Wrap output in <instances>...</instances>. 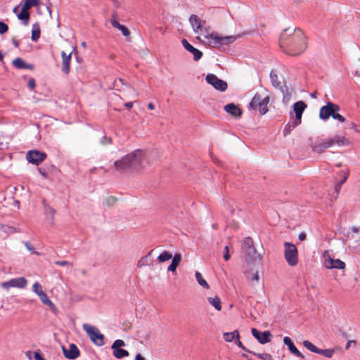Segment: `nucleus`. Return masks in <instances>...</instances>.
<instances>
[{"label":"nucleus","instance_id":"nucleus-1","mask_svg":"<svg viewBox=\"0 0 360 360\" xmlns=\"http://www.w3.org/2000/svg\"><path fill=\"white\" fill-rule=\"evenodd\" d=\"M279 45L283 52L288 55L296 56L307 49V37L301 29L288 27L281 32Z\"/></svg>","mask_w":360,"mask_h":360},{"label":"nucleus","instance_id":"nucleus-2","mask_svg":"<svg viewBox=\"0 0 360 360\" xmlns=\"http://www.w3.org/2000/svg\"><path fill=\"white\" fill-rule=\"evenodd\" d=\"M143 153L136 150L114 162L115 169L122 173L138 171L141 168Z\"/></svg>","mask_w":360,"mask_h":360},{"label":"nucleus","instance_id":"nucleus-3","mask_svg":"<svg viewBox=\"0 0 360 360\" xmlns=\"http://www.w3.org/2000/svg\"><path fill=\"white\" fill-rule=\"evenodd\" d=\"M242 250L245 254V260L248 262L252 263L262 259L260 254L257 252L255 248L252 238L250 237H246L243 240Z\"/></svg>","mask_w":360,"mask_h":360},{"label":"nucleus","instance_id":"nucleus-4","mask_svg":"<svg viewBox=\"0 0 360 360\" xmlns=\"http://www.w3.org/2000/svg\"><path fill=\"white\" fill-rule=\"evenodd\" d=\"M241 35H231L227 37H220L215 32H212L210 34L205 35V38L207 39L208 44L213 48H219L221 46L228 45L233 43Z\"/></svg>","mask_w":360,"mask_h":360},{"label":"nucleus","instance_id":"nucleus-5","mask_svg":"<svg viewBox=\"0 0 360 360\" xmlns=\"http://www.w3.org/2000/svg\"><path fill=\"white\" fill-rule=\"evenodd\" d=\"M269 102V98L268 96L262 98L261 95L257 93L250 102L248 108L255 110H258L259 113L263 115L268 112L267 105Z\"/></svg>","mask_w":360,"mask_h":360},{"label":"nucleus","instance_id":"nucleus-6","mask_svg":"<svg viewBox=\"0 0 360 360\" xmlns=\"http://www.w3.org/2000/svg\"><path fill=\"white\" fill-rule=\"evenodd\" d=\"M82 327L94 344L98 347L104 345L105 337L102 333H101L96 327L89 325L87 323L83 324Z\"/></svg>","mask_w":360,"mask_h":360},{"label":"nucleus","instance_id":"nucleus-7","mask_svg":"<svg viewBox=\"0 0 360 360\" xmlns=\"http://www.w3.org/2000/svg\"><path fill=\"white\" fill-rule=\"evenodd\" d=\"M284 257L288 264L291 266H296L298 263V251L296 246L288 242L284 243Z\"/></svg>","mask_w":360,"mask_h":360},{"label":"nucleus","instance_id":"nucleus-8","mask_svg":"<svg viewBox=\"0 0 360 360\" xmlns=\"http://www.w3.org/2000/svg\"><path fill=\"white\" fill-rule=\"evenodd\" d=\"M340 110V106L330 101L328 102L326 105L321 108L319 112V117L322 120H327L330 117H333V114L339 112Z\"/></svg>","mask_w":360,"mask_h":360},{"label":"nucleus","instance_id":"nucleus-9","mask_svg":"<svg viewBox=\"0 0 360 360\" xmlns=\"http://www.w3.org/2000/svg\"><path fill=\"white\" fill-rule=\"evenodd\" d=\"M205 80L209 84L219 91L224 92L228 88L226 82L218 78L214 74H208L205 77Z\"/></svg>","mask_w":360,"mask_h":360},{"label":"nucleus","instance_id":"nucleus-10","mask_svg":"<svg viewBox=\"0 0 360 360\" xmlns=\"http://www.w3.org/2000/svg\"><path fill=\"white\" fill-rule=\"evenodd\" d=\"M47 157V155L44 152H41L37 150H29L26 154V160L32 164L39 165Z\"/></svg>","mask_w":360,"mask_h":360},{"label":"nucleus","instance_id":"nucleus-11","mask_svg":"<svg viewBox=\"0 0 360 360\" xmlns=\"http://www.w3.org/2000/svg\"><path fill=\"white\" fill-rule=\"evenodd\" d=\"M125 345V342L122 340H116L112 345V349L113 350V355L117 359H122L129 355L127 350L120 348Z\"/></svg>","mask_w":360,"mask_h":360},{"label":"nucleus","instance_id":"nucleus-12","mask_svg":"<svg viewBox=\"0 0 360 360\" xmlns=\"http://www.w3.org/2000/svg\"><path fill=\"white\" fill-rule=\"evenodd\" d=\"M27 281L24 277H18L12 278L6 282L1 283V286L4 289H8L10 288H24L26 287Z\"/></svg>","mask_w":360,"mask_h":360},{"label":"nucleus","instance_id":"nucleus-13","mask_svg":"<svg viewBox=\"0 0 360 360\" xmlns=\"http://www.w3.org/2000/svg\"><path fill=\"white\" fill-rule=\"evenodd\" d=\"M251 333L252 336L257 340V341L262 344L264 345L271 342V338L272 335L270 331L265 330L264 332H261L257 329L253 328L251 329Z\"/></svg>","mask_w":360,"mask_h":360},{"label":"nucleus","instance_id":"nucleus-14","mask_svg":"<svg viewBox=\"0 0 360 360\" xmlns=\"http://www.w3.org/2000/svg\"><path fill=\"white\" fill-rule=\"evenodd\" d=\"M307 108V104L302 101H297L293 104V111L295 115V125H300L301 124L303 112Z\"/></svg>","mask_w":360,"mask_h":360},{"label":"nucleus","instance_id":"nucleus-15","mask_svg":"<svg viewBox=\"0 0 360 360\" xmlns=\"http://www.w3.org/2000/svg\"><path fill=\"white\" fill-rule=\"evenodd\" d=\"M189 22L195 33L202 32V28L206 25V21L200 19L198 15L192 14L189 18Z\"/></svg>","mask_w":360,"mask_h":360},{"label":"nucleus","instance_id":"nucleus-16","mask_svg":"<svg viewBox=\"0 0 360 360\" xmlns=\"http://www.w3.org/2000/svg\"><path fill=\"white\" fill-rule=\"evenodd\" d=\"M63 355L65 358L68 359H75L80 355V351L77 347V345L74 343H71L70 345V349L68 350L65 346H62L61 347Z\"/></svg>","mask_w":360,"mask_h":360},{"label":"nucleus","instance_id":"nucleus-17","mask_svg":"<svg viewBox=\"0 0 360 360\" xmlns=\"http://www.w3.org/2000/svg\"><path fill=\"white\" fill-rule=\"evenodd\" d=\"M270 78H271L272 85L275 88L281 90V91L283 94V98H285L286 96L289 95L288 87L285 84H284L283 86H282L281 84V82L278 81V75L274 70H271L270 72Z\"/></svg>","mask_w":360,"mask_h":360},{"label":"nucleus","instance_id":"nucleus-18","mask_svg":"<svg viewBox=\"0 0 360 360\" xmlns=\"http://www.w3.org/2000/svg\"><path fill=\"white\" fill-rule=\"evenodd\" d=\"M181 44L186 51H188V52L191 53L193 55V60L195 61L199 60L202 57V52L193 46L191 44H189V42L186 39H183L181 40Z\"/></svg>","mask_w":360,"mask_h":360},{"label":"nucleus","instance_id":"nucleus-19","mask_svg":"<svg viewBox=\"0 0 360 360\" xmlns=\"http://www.w3.org/2000/svg\"><path fill=\"white\" fill-rule=\"evenodd\" d=\"M72 53V52H71L68 55H67L65 51L61 52V57H62L61 70L65 75H68L70 71V64Z\"/></svg>","mask_w":360,"mask_h":360},{"label":"nucleus","instance_id":"nucleus-20","mask_svg":"<svg viewBox=\"0 0 360 360\" xmlns=\"http://www.w3.org/2000/svg\"><path fill=\"white\" fill-rule=\"evenodd\" d=\"M325 266L327 269H343L345 268V264L344 262L338 259H335L330 257L325 260Z\"/></svg>","mask_w":360,"mask_h":360},{"label":"nucleus","instance_id":"nucleus-21","mask_svg":"<svg viewBox=\"0 0 360 360\" xmlns=\"http://www.w3.org/2000/svg\"><path fill=\"white\" fill-rule=\"evenodd\" d=\"M116 18H117V14L115 13H114L112 15V18L110 19V23L111 25H112L113 27L115 28H117V30H120L122 33V34L124 36V37H128L129 36L130 34V32L129 30V29L123 25H121L117 20H116Z\"/></svg>","mask_w":360,"mask_h":360},{"label":"nucleus","instance_id":"nucleus-22","mask_svg":"<svg viewBox=\"0 0 360 360\" xmlns=\"http://www.w3.org/2000/svg\"><path fill=\"white\" fill-rule=\"evenodd\" d=\"M283 343L284 345L288 346V349L290 351L292 354L301 359H304V356L297 349V348L295 346L292 340L289 337H284Z\"/></svg>","mask_w":360,"mask_h":360},{"label":"nucleus","instance_id":"nucleus-23","mask_svg":"<svg viewBox=\"0 0 360 360\" xmlns=\"http://www.w3.org/2000/svg\"><path fill=\"white\" fill-rule=\"evenodd\" d=\"M224 110L235 117H240L242 115V110L233 103L226 105Z\"/></svg>","mask_w":360,"mask_h":360},{"label":"nucleus","instance_id":"nucleus-24","mask_svg":"<svg viewBox=\"0 0 360 360\" xmlns=\"http://www.w3.org/2000/svg\"><path fill=\"white\" fill-rule=\"evenodd\" d=\"M12 64L15 68L18 70H33L34 68V65L33 64L27 63L24 60L19 57L14 59L12 62Z\"/></svg>","mask_w":360,"mask_h":360},{"label":"nucleus","instance_id":"nucleus-25","mask_svg":"<svg viewBox=\"0 0 360 360\" xmlns=\"http://www.w3.org/2000/svg\"><path fill=\"white\" fill-rule=\"evenodd\" d=\"M328 143L327 146L331 147L332 146L337 144L338 146H345L348 143V140L342 136L335 135L334 137L326 139Z\"/></svg>","mask_w":360,"mask_h":360},{"label":"nucleus","instance_id":"nucleus-26","mask_svg":"<svg viewBox=\"0 0 360 360\" xmlns=\"http://www.w3.org/2000/svg\"><path fill=\"white\" fill-rule=\"evenodd\" d=\"M327 140H321L320 141H316L311 143V148L314 152H316L317 153H322L325 149L330 148L327 145Z\"/></svg>","mask_w":360,"mask_h":360},{"label":"nucleus","instance_id":"nucleus-27","mask_svg":"<svg viewBox=\"0 0 360 360\" xmlns=\"http://www.w3.org/2000/svg\"><path fill=\"white\" fill-rule=\"evenodd\" d=\"M42 205L46 217L50 220L51 224H53L56 210L51 207L49 204H47L45 199L42 200Z\"/></svg>","mask_w":360,"mask_h":360},{"label":"nucleus","instance_id":"nucleus-28","mask_svg":"<svg viewBox=\"0 0 360 360\" xmlns=\"http://www.w3.org/2000/svg\"><path fill=\"white\" fill-rule=\"evenodd\" d=\"M41 302L49 307L51 310L53 314H56L58 312V309L53 302L49 298L48 295L46 292H41V297H39Z\"/></svg>","mask_w":360,"mask_h":360},{"label":"nucleus","instance_id":"nucleus-29","mask_svg":"<svg viewBox=\"0 0 360 360\" xmlns=\"http://www.w3.org/2000/svg\"><path fill=\"white\" fill-rule=\"evenodd\" d=\"M172 263L168 266L167 271L174 272L181 261V254L176 253L174 257L172 256Z\"/></svg>","mask_w":360,"mask_h":360},{"label":"nucleus","instance_id":"nucleus-30","mask_svg":"<svg viewBox=\"0 0 360 360\" xmlns=\"http://www.w3.org/2000/svg\"><path fill=\"white\" fill-rule=\"evenodd\" d=\"M115 86L117 88V90L119 91H124L126 89H129L131 91H134V88L131 85H128L126 82H124V80L122 78L115 79Z\"/></svg>","mask_w":360,"mask_h":360},{"label":"nucleus","instance_id":"nucleus-31","mask_svg":"<svg viewBox=\"0 0 360 360\" xmlns=\"http://www.w3.org/2000/svg\"><path fill=\"white\" fill-rule=\"evenodd\" d=\"M17 16L19 20L23 21L25 25H28L30 15L27 8L22 6L20 12L17 13Z\"/></svg>","mask_w":360,"mask_h":360},{"label":"nucleus","instance_id":"nucleus-32","mask_svg":"<svg viewBox=\"0 0 360 360\" xmlns=\"http://www.w3.org/2000/svg\"><path fill=\"white\" fill-rule=\"evenodd\" d=\"M207 302L213 306L214 309L217 311L221 310V302L220 298L218 296L209 297H207Z\"/></svg>","mask_w":360,"mask_h":360},{"label":"nucleus","instance_id":"nucleus-33","mask_svg":"<svg viewBox=\"0 0 360 360\" xmlns=\"http://www.w3.org/2000/svg\"><path fill=\"white\" fill-rule=\"evenodd\" d=\"M224 339L226 342H231L236 339L240 338L239 332L236 330L233 332H226L223 334Z\"/></svg>","mask_w":360,"mask_h":360},{"label":"nucleus","instance_id":"nucleus-34","mask_svg":"<svg viewBox=\"0 0 360 360\" xmlns=\"http://www.w3.org/2000/svg\"><path fill=\"white\" fill-rule=\"evenodd\" d=\"M40 26L38 23H34L32 25V36L31 39L33 41H37L39 38L40 37Z\"/></svg>","mask_w":360,"mask_h":360},{"label":"nucleus","instance_id":"nucleus-35","mask_svg":"<svg viewBox=\"0 0 360 360\" xmlns=\"http://www.w3.org/2000/svg\"><path fill=\"white\" fill-rule=\"evenodd\" d=\"M195 278L198 283V284L205 288V289H209L210 288V285L209 284L207 283V282L202 278V274L198 272V271H195Z\"/></svg>","mask_w":360,"mask_h":360},{"label":"nucleus","instance_id":"nucleus-36","mask_svg":"<svg viewBox=\"0 0 360 360\" xmlns=\"http://www.w3.org/2000/svg\"><path fill=\"white\" fill-rule=\"evenodd\" d=\"M172 258V254L168 251H163L161 254L158 257V260L160 262H165L168 261Z\"/></svg>","mask_w":360,"mask_h":360},{"label":"nucleus","instance_id":"nucleus-37","mask_svg":"<svg viewBox=\"0 0 360 360\" xmlns=\"http://www.w3.org/2000/svg\"><path fill=\"white\" fill-rule=\"evenodd\" d=\"M348 176H349V172H344V176L342 178V179H340L335 186V190L336 191V193L338 194L341 188H342V186L343 184H345V182L347 181V178H348Z\"/></svg>","mask_w":360,"mask_h":360},{"label":"nucleus","instance_id":"nucleus-38","mask_svg":"<svg viewBox=\"0 0 360 360\" xmlns=\"http://www.w3.org/2000/svg\"><path fill=\"white\" fill-rule=\"evenodd\" d=\"M295 120H294L292 122H289L285 125L284 129H283V136H286L288 134H290L291 131L297 127L298 125H295Z\"/></svg>","mask_w":360,"mask_h":360},{"label":"nucleus","instance_id":"nucleus-39","mask_svg":"<svg viewBox=\"0 0 360 360\" xmlns=\"http://www.w3.org/2000/svg\"><path fill=\"white\" fill-rule=\"evenodd\" d=\"M303 345L310 352L319 354V348L314 345L309 340H304L303 342Z\"/></svg>","mask_w":360,"mask_h":360},{"label":"nucleus","instance_id":"nucleus-40","mask_svg":"<svg viewBox=\"0 0 360 360\" xmlns=\"http://www.w3.org/2000/svg\"><path fill=\"white\" fill-rule=\"evenodd\" d=\"M40 4V0H25L23 6L30 9L32 7L38 6Z\"/></svg>","mask_w":360,"mask_h":360},{"label":"nucleus","instance_id":"nucleus-41","mask_svg":"<svg viewBox=\"0 0 360 360\" xmlns=\"http://www.w3.org/2000/svg\"><path fill=\"white\" fill-rule=\"evenodd\" d=\"M335 353V350L333 349H320L319 352V354H321L327 358H332Z\"/></svg>","mask_w":360,"mask_h":360},{"label":"nucleus","instance_id":"nucleus-42","mask_svg":"<svg viewBox=\"0 0 360 360\" xmlns=\"http://www.w3.org/2000/svg\"><path fill=\"white\" fill-rule=\"evenodd\" d=\"M254 356L262 360H272V356L268 353H253Z\"/></svg>","mask_w":360,"mask_h":360},{"label":"nucleus","instance_id":"nucleus-43","mask_svg":"<svg viewBox=\"0 0 360 360\" xmlns=\"http://www.w3.org/2000/svg\"><path fill=\"white\" fill-rule=\"evenodd\" d=\"M32 289H33V291L40 297H41V292H45L43 290H42V287L41 285L39 283H34L33 286H32Z\"/></svg>","mask_w":360,"mask_h":360},{"label":"nucleus","instance_id":"nucleus-44","mask_svg":"<svg viewBox=\"0 0 360 360\" xmlns=\"http://www.w3.org/2000/svg\"><path fill=\"white\" fill-rule=\"evenodd\" d=\"M246 277L248 279H251L252 281H255L256 282L259 281V275L257 271L255 273H247Z\"/></svg>","mask_w":360,"mask_h":360},{"label":"nucleus","instance_id":"nucleus-45","mask_svg":"<svg viewBox=\"0 0 360 360\" xmlns=\"http://www.w3.org/2000/svg\"><path fill=\"white\" fill-rule=\"evenodd\" d=\"M8 30V26L3 21H0V34H4Z\"/></svg>","mask_w":360,"mask_h":360},{"label":"nucleus","instance_id":"nucleus-46","mask_svg":"<svg viewBox=\"0 0 360 360\" xmlns=\"http://www.w3.org/2000/svg\"><path fill=\"white\" fill-rule=\"evenodd\" d=\"M148 257H143L139 262H138V267H142L143 266L148 265Z\"/></svg>","mask_w":360,"mask_h":360},{"label":"nucleus","instance_id":"nucleus-47","mask_svg":"<svg viewBox=\"0 0 360 360\" xmlns=\"http://www.w3.org/2000/svg\"><path fill=\"white\" fill-rule=\"evenodd\" d=\"M27 249L31 252V253L32 254H34V255H39V252L36 251L34 248L29 243V242H26L25 243Z\"/></svg>","mask_w":360,"mask_h":360},{"label":"nucleus","instance_id":"nucleus-48","mask_svg":"<svg viewBox=\"0 0 360 360\" xmlns=\"http://www.w3.org/2000/svg\"><path fill=\"white\" fill-rule=\"evenodd\" d=\"M333 118L334 120H338L340 122H345V118L342 115L339 114L338 112H335L334 114H333Z\"/></svg>","mask_w":360,"mask_h":360},{"label":"nucleus","instance_id":"nucleus-49","mask_svg":"<svg viewBox=\"0 0 360 360\" xmlns=\"http://www.w3.org/2000/svg\"><path fill=\"white\" fill-rule=\"evenodd\" d=\"M223 257L225 261H228L231 258V255L229 254V248L228 245H226L224 248V253Z\"/></svg>","mask_w":360,"mask_h":360},{"label":"nucleus","instance_id":"nucleus-50","mask_svg":"<svg viewBox=\"0 0 360 360\" xmlns=\"http://www.w3.org/2000/svg\"><path fill=\"white\" fill-rule=\"evenodd\" d=\"M37 170L40 173V174L44 177V179L48 178V172L47 170L45 168L43 167H38Z\"/></svg>","mask_w":360,"mask_h":360},{"label":"nucleus","instance_id":"nucleus-51","mask_svg":"<svg viewBox=\"0 0 360 360\" xmlns=\"http://www.w3.org/2000/svg\"><path fill=\"white\" fill-rule=\"evenodd\" d=\"M27 86L31 90L34 89L36 86V82L34 78H30L28 81Z\"/></svg>","mask_w":360,"mask_h":360},{"label":"nucleus","instance_id":"nucleus-52","mask_svg":"<svg viewBox=\"0 0 360 360\" xmlns=\"http://www.w3.org/2000/svg\"><path fill=\"white\" fill-rule=\"evenodd\" d=\"M101 143L103 145L110 144L112 143V139L107 136H103L101 141Z\"/></svg>","mask_w":360,"mask_h":360},{"label":"nucleus","instance_id":"nucleus-53","mask_svg":"<svg viewBox=\"0 0 360 360\" xmlns=\"http://www.w3.org/2000/svg\"><path fill=\"white\" fill-rule=\"evenodd\" d=\"M115 202H116V198L113 196H110L106 199V203L109 206L113 205Z\"/></svg>","mask_w":360,"mask_h":360},{"label":"nucleus","instance_id":"nucleus-54","mask_svg":"<svg viewBox=\"0 0 360 360\" xmlns=\"http://www.w3.org/2000/svg\"><path fill=\"white\" fill-rule=\"evenodd\" d=\"M55 264L58 266L71 265V263L66 260L56 261Z\"/></svg>","mask_w":360,"mask_h":360},{"label":"nucleus","instance_id":"nucleus-55","mask_svg":"<svg viewBox=\"0 0 360 360\" xmlns=\"http://www.w3.org/2000/svg\"><path fill=\"white\" fill-rule=\"evenodd\" d=\"M34 358L35 360H46L42 356V355L39 351L35 352L34 353Z\"/></svg>","mask_w":360,"mask_h":360},{"label":"nucleus","instance_id":"nucleus-56","mask_svg":"<svg viewBox=\"0 0 360 360\" xmlns=\"http://www.w3.org/2000/svg\"><path fill=\"white\" fill-rule=\"evenodd\" d=\"M12 43L15 48H19L20 43L18 40L15 39V37L12 38Z\"/></svg>","mask_w":360,"mask_h":360},{"label":"nucleus","instance_id":"nucleus-57","mask_svg":"<svg viewBox=\"0 0 360 360\" xmlns=\"http://www.w3.org/2000/svg\"><path fill=\"white\" fill-rule=\"evenodd\" d=\"M307 235L305 233L302 232L299 234L298 238L300 240H304L306 239Z\"/></svg>","mask_w":360,"mask_h":360},{"label":"nucleus","instance_id":"nucleus-58","mask_svg":"<svg viewBox=\"0 0 360 360\" xmlns=\"http://www.w3.org/2000/svg\"><path fill=\"white\" fill-rule=\"evenodd\" d=\"M210 27L208 26V27H206L205 25L204 26V27L202 28V32H205V35H208V34H210V33H209V31H210Z\"/></svg>","mask_w":360,"mask_h":360},{"label":"nucleus","instance_id":"nucleus-59","mask_svg":"<svg viewBox=\"0 0 360 360\" xmlns=\"http://www.w3.org/2000/svg\"><path fill=\"white\" fill-rule=\"evenodd\" d=\"M236 344L237 345V346L240 348H244V345H243V343L240 341V338L239 339H236Z\"/></svg>","mask_w":360,"mask_h":360},{"label":"nucleus","instance_id":"nucleus-60","mask_svg":"<svg viewBox=\"0 0 360 360\" xmlns=\"http://www.w3.org/2000/svg\"><path fill=\"white\" fill-rule=\"evenodd\" d=\"M352 343H355V340H348L346 344L345 349H348L350 347V345Z\"/></svg>","mask_w":360,"mask_h":360},{"label":"nucleus","instance_id":"nucleus-61","mask_svg":"<svg viewBox=\"0 0 360 360\" xmlns=\"http://www.w3.org/2000/svg\"><path fill=\"white\" fill-rule=\"evenodd\" d=\"M133 102H127L126 103H124V106L127 108V109H131L132 107H133Z\"/></svg>","mask_w":360,"mask_h":360},{"label":"nucleus","instance_id":"nucleus-62","mask_svg":"<svg viewBox=\"0 0 360 360\" xmlns=\"http://www.w3.org/2000/svg\"><path fill=\"white\" fill-rule=\"evenodd\" d=\"M135 360H145V358L139 353L136 355Z\"/></svg>","mask_w":360,"mask_h":360},{"label":"nucleus","instance_id":"nucleus-63","mask_svg":"<svg viewBox=\"0 0 360 360\" xmlns=\"http://www.w3.org/2000/svg\"><path fill=\"white\" fill-rule=\"evenodd\" d=\"M310 96L313 98H317V91H314V92L311 93Z\"/></svg>","mask_w":360,"mask_h":360},{"label":"nucleus","instance_id":"nucleus-64","mask_svg":"<svg viewBox=\"0 0 360 360\" xmlns=\"http://www.w3.org/2000/svg\"><path fill=\"white\" fill-rule=\"evenodd\" d=\"M148 108L150 110H154L155 109V105L153 103H149L148 105Z\"/></svg>","mask_w":360,"mask_h":360}]
</instances>
